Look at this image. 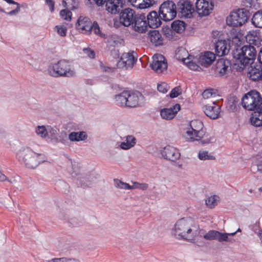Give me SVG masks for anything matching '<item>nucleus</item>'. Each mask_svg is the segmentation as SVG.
<instances>
[{"instance_id": "obj_1", "label": "nucleus", "mask_w": 262, "mask_h": 262, "mask_svg": "<svg viewBox=\"0 0 262 262\" xmlns=\"http://www.w3.org/2000/svg\"><path fill=\"white\" fill-rule=\"evenodd\" d=\"M206 129L202 121L193 120L182 130V136L187 142L200 141L203 145L208 144L215 141L213 136L206 135Z\"/></svg>"}, {"instance_id": "obj_2", "label": "nucleus", "mask_w": 262, "mask_h": 262, "mask_svg": "<svg viewBox=\"0 0 262 262\" xmlns=\"http://www.w3.org/2000/svg\"><path fill=\"white\" fill-rule=\"evenodd\" d=\"M198 233V228L190 218L178 220L171 229V234L178 239L193 240Z\"/></svg>"}, {"instance_id": "obj_3", "label": "nucleus", "mask_w": 262, "mask_h": 262, "mask_svg": "<svg viewBox=\"0 0 262 262\" xmlns=\"http://www.w3.org/2000/svg\"><path fill=\"white\" fill-rule=\"evenodd\" d=\"M16 158L21 164L30 169H34L41 163L46 161L44 155L36 153L28 147L19 150Z\"/></svg>"}, {"instance_id": "obj_4", "label": "nucleus", "mask_w": 262, "mask_h": 262, "mask_svg": "<svg viewBox=\"0 0 262 262\" xmlns=\"http://www.w3.org/2000/svg\"><path fill=\"white\" fill-rule=\"evenodd\" d=\"M49 72L54 77H72L76 75V71L72 61L62 59L50 67Z\"/></svg>"}, {"instance_id": "obj_5", "label": "nucleus", "mask_w": 262, "mask_h": 262, "mask_svg": "<svg viewBox=\"0 0 262 262\" xmlns=\"http://www.w3.org/2000/svg\"><path fill=\"white\" fill-rule=\"evenodd\" d=\"M256 51L255 48L251 45L244 46L237 53L234 55L236 59L235 64H237L240 69H243L244 67L253 63L256 58Z\"/></svg>"}, {"instance_id": "obj_6", "label": "nucleus", "mask_w": 262, "mask_h": 262, "mask_svg": "<svg viewBox=\"0 0 262 262\" xmlns=\"http://www.w3.org/2000/svg\"><path fill=\"white\" fill-rule=\"evenodd\" d=\"M241 104L247 110L256 111L262 105V98L258 92L251 91L243 96Z\"/></svg>"}, {"instance_id": "obj_7", "label": "nucleus", "mask_w": 262, "mask_h": 262, "mask_svg": "<svg viewBox=\"0 0 262 262\" xmlns=\"http://www.w3.org/2000/svg\"><path fill=\"white\" fill-rule=\"evenodd\" d=\"M249 17V11L244 8L238 9L232 12L226 18L228 26L240 27L245 24Z\"/></svg>"}, {"instance_id": "obj_8", "label": "nucleus", "mask_w": 262, "mask_h": 262, "mask_svg": "<svg viewBox=\"0 0 262 262\" xmlns=\"http://www.w3.org/2000/svg\"><path fill=\"white\" fill-rule=\"evenodd\" d=\"M159 14L160 18L165 21L173 19L177 14L175 4L171 1L163 2L159 8Z\"/></svg>"}, {"instance_id": "obj_9", "label": "nucleus", "mask_w": 262, "mask_h": 262, "mask_svg": "<svg viewBox=\"0 0 262 262\" xmlns=\"http://www.w3.org/2000/svg\"><path fill=\"white\" fill-rule=\"evenodd\" d=\"M150 67L157 74H164L167 72L168 65L164 56L156 54L152 57V62Z\"/></svg>"}, {"instance_id": "obj_10", "label": "nucleus", "mask_w": 262, "mask_h": 262, "mask_svg": "<svg viewBox=\"0 0 262 262\" xmlns=\"http://www.w3.org/2000/svg\"><path fill=\"white\" fill-rule=\"evenodd\" d=\"M137 61V54L134 52L123 53L118 60V68L127 70L132 69Z\"/></svg>"}, {"instance_id": "obj_11", "label": "nucleus", "mask_w": 262, "mask_h": 262, "mask_svg": "<svg viewBox=\"0 0 262 262\" xmlns=\"http://www.w3.org/2000/svg\"><path fill=\"white\" fill-rule=\"evenodd\" d=\"M137 15L134 10L130 8H126L122 10L119 16V23L125 27L132 26ZM118 22L115 21L114 26L118 27Z\"/></svg>"}, {"instance_id": "obj_12", "label": "nucleus", "mask_w": 262, "mask_h": 262, "mask_svg": "<svg viewBox=\"0 0 262 262\" xmlns=\"http://www.w3.org/2000/svg\"><path fill=\"white\" fill-rule=\"evenodd\" d=\"M162 157L169 161L176 162L180 159L181 153L178 148L171 145H166L160 151Z\"/></svg>"}, {"instance_id": "obj_13", "label": "nucleus", "mask_w": 262, "mask_h": 262, "mask_svg": "<svg viewBox=\"0 0 262 262\" xmlns=\"http://www.w3.org/2000/svg\"><path fill=\"white\" fill-rule=\"evenodd\" d=\"M195 5L196 11L201 17L208 15L213 7L211 0H196Z\"/></svg>"}, {"instance_id": "obj_14", "label": "nucleus", "mask_w": 262, "mask_h": 262, "mask_svg": "<svg viewBox=\"0 0 262 262\" xmlns=\"http://www.w3.org/2000/svg\"><path fill=\"white\" fill-rule=\"evenodd\" d=\"M205 114L209 118L215 120L219 118L221 114V106L213 101L211 104H207L202 107Z\"/></svg>"}, {"instance_id": "obj_15", "label": "nucleus", "mask_w": 262, "mask_h": 262, "mask_svg": "<svg viewBox=\"0 0 262 262\" xmlns=\"http://www.w3.org/2000/svg\"><path fill=\"white\" fill-rule=\"evenodd\" d=\"M76 29L79 32L89 34L92 30V22L87 17L80 16L75 25Z\"/></svg>"}, {"instance_id": "obj_16", "label": "nucleus", "mask_w": 262, "mask_h": 262, "mask_svg": "<svg viewBox=\"0 0 262 262\" xmlns=\"http://www.w3.org/2000/svg\"><path fill=\"white\" fill-rule=\"evenodd\" d=\"M180 14L181 17L191 18L194 12L192 4L188 0L182 1L179 4Z\"/></svg>"}, {"instance_id": "obj_17", "label": "nucleus", "mask_w": 262, "mask_h": 262, "mask_svg": "<svg viewBox=\"0 0 262 262\" xmlns=\"http://www.w3.org/2000/svg\"><path fill=\"white\" fill-rule=\"evenodd\" d=\"M133 24L131 27L136 32L143 33L147 29V21L144 14L137 15Z\"/></svg>"}, {"instance_id": "obj_18", "label": "nucleus", "mask_w": 262, "mask_h": 262, "mask_svg": "<svg viewBox=\"0 0 262 262\" xmlns=\"http://www.w3.org/2000/svg\"><path fill=\"white\" fill-rule=\"evenodd\" d=\"M230 63L228 60L223 58L217 60L214 69L215 74L219 76H223L227 71L230 70Z\"/></svg>"}, {"instance_id": "obj_19", "label": "nucleus", "mask_w": 262, "mask_h": 262, "mask_svg": "<svg viewBox=\"0 0 262 262\" xmlns=\"http://www.w3.org/2000/svg\"><path fill=\"white\" fill-rule=\"evenodd\" d=\"M180 108L179 104H176L169 108H164L160 111L161 116L164 119L170 120L174 117Z\"/></svg>"}, {"instance_id": "obj_20", "label": "nucleus", "mask_w": 262, "mask_h": 262, "mask_svg": "<svg viewBox=\"0 0 262 262\" xmlns=\"http://www.w3.org/2000/svg\"><path fill=\"white\" fill-rule=\"evenodd\" d=\"M230 50V45L225 39L218 40L215 42V51L218 56H223L227 55Z\"/></svg>"}, {"instance_id": "obj_21", "label": "nucleus", "mask_w": 262, "mask_h": 262, "mask_svg": "<svg viewBox=\"0 0 262 262\" xmlns=\"http://www.w3.org/2000/svg\"><path fill=\"white\" fill-rule=\"evenodd\" d=\"M126 107H133L138 105L139 97L142 96L138 92L126 91Z\"/></svg>"}, {"instance_id": "obj_22", "label": "nucleus", "mask_w": 262, "mask_h": 262, "mask_svg": "<svg viewBox=\"0 0 262 262\" xmlns=\"http://www.w3.org/2000/svg\"><path fill=\"white\" fill-rule=\"evenodd\" d=\"M161 18L157 12L151 11L147 16V24L151 28H156L161 24Z\"/></svg>"}, {"instance_id": "obj_23", "label": "nucleus", "mask_w": 262, "mask_h": 262, "mask_svg": "<svg viewBox=\"0 0 262 262\" xmlns=\"http://www.w3.org/2000/svg\"><path fill=\"white\" fill-rule=\"evenodd\" d=\"M201 66L207 67L210 65L215 59V54L210 51H207L201 54L198 57Z\"/></svg>"}, {"instance_id": "obj_24", "label": "nucleus", "mask_w": 262, "mask_h": 262, "mask_svg": "<svg viewBox=\"0 0 262 262\" xmlns=\"http://www.w3.org/2000/svg\"><path fill=\"white\" fill-rule=\"evenodd\" d=\"M260 107L251 114L250 118L251 125L256 127L262 126V105Z\"/></svg>"}, {"instance_id": "obj_25", "label": "nucleus", "mask_w": 262, "mask_h": 262, "mask_svg": "<svg viewBox=\"0 0 262 262\" xmlns=\"http://www.w3.org/2000/svg\"><path fill=\"white\" fill-rule=\"evenodd\" d=\"M121 6L120 0H108L105 4L107 11L112 14H116L120 11Z\"/></svg>"}, {"instance_id": "obj_26", "label": "nucleus", "mask_w": 262, "mask_h": 262, "mask_svg": "<svg viewBox=\"0 0 262 262\" xmlns=\"http://www.w3.org/2000/svg\"><path fill=\"white\" fill-rule=\"evenodd\" d=\"M128 2L134 7L140 9L148 8L154 4V0H128Z\"/></svg>"}, {"instance_id": "obj_27", "label": "nucleus", "mask_w": 262, "mask_h": 262, "mask_svg": "<svg viewBox=\"0 0 262 262\" xmlns=\"http://www.w3.org/2000/svg\"><path fill=\"white\" fill-rule=\"evenodd\" d=\"M184 61V64L191 70L199 71L201 69L199 58L197 56H190Z\"/></svg>"}, {"instance_id": "obj_28", "label": "nucleus", "mask_w": 262, "mask_h": 262, "mask_svg": "<svg viewBox=\"0 0 262 262\" xmlns=\"http://www.w3.org/2000/svg\"><path fill=\"white\" fill-rule=\"evenodd\" d=\"M125 141L120 143L119 147L123 150H128L133 147L136 144L137 140L133 135H128L125 137Z\"/></svg>"}, {"instance_id": "obj_29", "label": "nucleus", "mask_w": 262, "mask_h": 262, "mask_svg": "<svg viewBox=\"0 0 262 262\" xmlns=\"http://www.w3.org/2000/svg\"><path fill=\"white\" fill-rule=\"evenodd\" d=\"M68 138L72 142L83 141L88 138V135L83 131L72 132L69 134Z\"/></svg>"}, {"instance_id": "obj_30", "label": "nucleus", "mask_w": 262, "mask_h": 262, "mask_svg": "<svg viewBox=\"0 0 262 262\" xmlns=\"http://www.w3.org/2000/svg\"><path fill=\"white\" fill-rule=\"evenodd\" d=\"M150 40L156 46H159L163 43V38L161 34L157 30H154L150 33Z\"/></svg>"}, {"instance_id": "obj_31", "label": "nucleus", "mask_w": 262, "mask_h": 262, "mask_svg": "<svg viewBox=\"0 0 262 262\" xmlns=\"http://www.w3.org/2000/svg\"><path fill=\"white\" fill-rule=\"evenodd\" d=\"M126 91H124L121 93L115 95L114 97L115 102L117 105L126 106Z\"/></svg>"}, {"instance_id": "obj_32", "label": "nucleus", "mask_w": 262, "mask_h": 262, "mask_svg": "<svg viewBox=\"0 0 262 262\" xmlns=\"http://www.w3.org/2000/svg\"><path fill=\"white\" fill-rule=\"evenodd\" d=\"M261 74L262 70L260 71L258 69L253 68L252 67H251V69L248 72V76L253 81H261Z\"/></svg>"}, {"instance_id": "obj_33", "label": "nucleus", "mask_w": 262, "mask_h": 262, "mask_svg": "<svg viewBox=\"0 0 262 262\" xmlns=\"http://www.w3.org/2000/svg\"><path fill=\"white\" fill-rule=\"evenodd\" d=\"M191 55L188 54V51L184 48H178L176 53V58L184 63V60L188 58Z\"/></svg>"}, {"instance_id": "obj_34", "label": "nucleus", "mask_w": 262, "mask_h": 262, "mask_svg": "<svg viewBox=\"0 0 262 262\" xmlns=\"http://www.w3.org/2000/svg\"><path fill=\"white\" fill-rule=\"evenodd\" d=\"M219 202L220 197L217 195H211L205 200L206 206L210 208H214L217 205Z\"/></svg>"}, {"instance_id": "obj_35", "label": "nucleus", "mask_w": 262, "mask_h": 262, "mask_svg": "<svg viewBox=\"0 0 262 262\" xmlns=\"http://www.w3.org/2000/svg\"><path fill=\"white\" fill-rule=\"evenodd\" d=\"M252 23L256 27L262 28V10L256 12L253 14Z\"/></svg>"}, {"instance_id": "obj_36", "label": "nucleus", "mask_w": 262, "mask_h": 262, "mask_svg": "<svg viewBox=\"0 0 262 262\" xmlns=\"http://www.w3.org/2000/svg\"><path fill=\"white\" fill-rule=\"evenodd\" d=\"M172 29L177 33L183 32L185 29V24L181 20H177L173 21L171 25Z\"/></svg>"}, {"instance_id": "obj_37", "label": "nucleus", "mask_w": 262, "mask_h": 262, "mask_svg": "<svg viewBox=\"0 0 262 262\" xmlns=\"http://www.w3.org/2000/svg\"><path fill=\"white\" fill-rule=\"evenodd\" d=\"M34 132L36 135L41 139L47 137V126L37 125L34 128Z\"/></svg>"}, {"instance_id": "obj_38", "label": "nucleus", "mask_w": 262, "mask_h": 262, "mask_svg": "<svg viewBox=\"0 0 262 262\" xmlns=\"http://www.w3.org/2000/svg\"><path fill=\"white\" fill-rule=\"evenodd\" d=\"M198 158L201 161L212 160L215 159V157L208 151L201 150L198 155Z\"/></svg>"}, {"instance_id": "obj_39", "label": "nucleus", "mask_w": 262, "mask_h": 262, "mask_svg": "<svg viewBox=\"0 0 262 262\" xmlns=\"http://www.w3.org/2000/svg\"><path fill=\"white\" fill-rule=\"evenodd\" d=\"M217 233L218 234H217L216 239L219 242H231V239H230L228 237V236L234 235L236 233V232L227 233H222V232L217 231Z\"/></svg>"}, {"instance_id": "obj_40", "label": "nucleus", "mask_w": 262, "mask_h": 262, "mask_svg": "<svg viewBox=\"0 0 262 262\" xmlns=\"http://www.w3.org/2000/svg\"><path fill=\"white\" fill-rule=\"evenodd\" d=\"M7 3L9 4H12L13 5L16 6V8H14L13 10H12L9 12H7L6 14L9 15H17L20 11V6L19 4L14 2L13 0H4Z\"/></svg>"}, {"instance_id": "obj_41", "label": "nucleus", "mask_w": 262, "mask_h": 262, "mask_svg": "<svg viewBox=\"0 0 262 262\" xmlns=\"http://www.w3.org/2000/svg\"><path fill=\"white\" fill-rule=\"evenodd\" d=\"M114 185L116 188L125 190H130L131 185L118 179H114Z\"/></svg>"}, {"instance_id": "obj_42", "label": "nucleus", "mask_w": 262, "mask_h": 262, "mask_svg": "<svg viewBox=\"0 0 262 262\" xmlns=\"http://www.w3.org/2000/svg\"><path fill=\"white\" fill-rule=\"evenodd\" d=\"M54 30L61 37H64L67 35V28L63 25H56L55 26Z\"/></svg>"}, {"instance_id": "obj_43", "label": "nucleus", "mask_w": 262, "mask_h": 262, "mask_svg": "<svg viewBox=\"0 0 262 262\" xmlns=\"http://www.w3.org/2000/svg\"><path fill=\"white\" fill-rule=\"evenodd\" d=\"M260 35V33L256 31H251L246 36V41L251 45L252 41Z\"/></svg>"}, {"instance_id": "obj_44", "label": "nucleus", "mask_w": 262, "mask_h": 262, "mask_svg": "<svg viewBox=\"0 0 262 262\" xmlns=\"http://www.w3.org/2000/svg\"><path fill=\"white\" fill-rule=\"evenodd\" d=\"M47 137L54 138L58 134V130L55 127L47 125Z\"/></svg>"}, {"instance_id": "obj_45", "label": "nucleus", "mask_w": 262, "mask_h": 262, "mask_svg": "<svg viewBox=\"0 0 262 262\" xmlns=\"http://www.w3.org/2000/svg\"><path fill=\"white\" fill-rule=\"evenodd\" d=\"M72 12L66 9H63L60 11V16L61 18L67 21H70L72 17Z\"/></svg>"}, {"instance_id": "obj_46", "label": "nucleus", "mask_w": 262, "mask_h": 262, "mask_svg": "<svg viewBox=\"0 0 262 262\" xmlns=\"http://www.w3.org/2000/svg\"><path fill=\"white\" fill-rule=\"evenodd\" d=\"M216 96V93L214 90L209 89L205 90L202 93V97L204 99H209L210 98L214 97Z\"/></svg>"}, {"instance_id": "obj_47", "label": "nucleus", "mask_w": 262, "mask_h": 262, "mask_svg": "<svg viewBox=\"0 0 262 262\" xmlns=\"http://www.w3.org/2000/svg\"><path fill=\"white\" fill-rule=\"evenodd\" d=\"M217 231L211 230L204 235V238L207 240L216 239Z\"/></svg>"}, {"instance_id": "obj_48", "label": "nucleus", "mask_w": 262, "mask_h": 262, "mask_svg": "<svg viewBox=\"0 0 262 262\" xmlns=\"http://www.w3.org/2000/svg\"><path fill=\"white\" fill-rule=\"evenodd\" d=\"M148 188V184L146 183H140L137 182H133V185H131V189H139L145 190Z\"/></svg>"}, {"instance_id": "obj_49", "label": "nucleus", "mask_w": 262, "mask_h": 262, "mask_svg": "<svg viewBox=\"0 0 262 262\" xmlns=\"http://www.w3.org/2000/svg\"><path fill=\"white\" fill-rule=\"evenodd\" d=\"M182 93V90L180 86H176L172 89L169 94V97L171 98L177 97Z\"/></svg>"}, {"instance_id": "obj_50", "label": "nucleus", "mask_w": 262, "mask_h": 262, "mask_svg": "<svg viewBox=\"0 0 262 262\" xmlns=\"http://www.w3.org/2000/svg\"><path fill=\"white\" fill-rule=\"evenodd\" d=\"M91 31H93L95 34L101 37H104L105 36V34L100 32L99 25L96 23H94L92 25Z\"/></svg>"}, {"instance_id": "obj_51", "label": "nucleus", "mask_w": 262, "mask_h": 262, "mask_svg": "<svg viewBox=\"0 0 262 262\" xmlns=\"http://www.w3.org/2000/svg\"><path fill=\"white\" fill-rule=\"evenodd\" d=\"M169 89V85L165 82H161L157 85V89L158 91L164 94L166 93Z\"/></svg>"}, {"instance_id": "obj_52", "label": "nucleus", "mask_w": 262, "mask_h": 262, "mask_svg": "<svg viewBox=\"0 0 262 262\" xmlns=\"http://www.w3.org/2000/svg\"><path fill=\"white\" fill-rule=\"evenodd\" d=\"M48 262H78L74 259H70V258H53L51 259V260H49Z\"/></svg>"}, {"instance_id": "obj_53", "label": "nucleus", "mask_w": 262, "mask_h": 262, "mask_svg": "<svg viewBox=\"0 0 262 262\" xmlns=\"http://www.w3.org/2000/svg\"><path fill=\"white\" fill-rule=\"evenodd\" d=\"M75 0H62V4L64 7L68 9H73L74 6Z\"/></svg>"}, {"instance_id": "obj_54", "label": "nucleus", "mask_w": 262, "mask_h": 262, "mask_svg": "<svg viewBox=\"0 0 262 262\" xmlns=\"http://www.w3.org/2000/svg\"><path fill=\"white\" fill-rule=\"evenodd\" d=\"M83 51L85 54H86L88 57L90 58H94L95 56V53L94 51L91 50L89 48H84L83 50Z\"/></svg>"}, {"instance_id": "obj_55", "label": "nucleus", "mask_w": 262, "mask_h": 262, "mask_svg": "<svg viewBox=\"0 0 262 262\" xmlns=\"http://www.w3.org/2000/svg\"><path fill=\"white\" fill-rule=\"evenodd\" d=\"M261 42H262V38H261V35H260L257 38H255V39H254L253 41H252V43H251V45H253L254 46L259 47V46H260L261 45Z\"/></svg>"}, {"instance_id": "obj_56", "label": "nucleus", "mask_w": 262, "mask_h": 262, "mask_svg": "<svg viewBox=\"0 0 262 262\" xmlns=\"http://www.w3.org/2000/svg\"><path fill=\"white\" fill-rule=\"evenodd\" d=\"M45 1L49 8L50 11L53 12L54 10V3L53 0H45Z\"/></svg>"}, {"instance_id": "obj_57", "label": "nucleus", "mask_w": 262, "mask_h": 262, "mask_svg": "<svg viewBox=\"0 0 262 262\" xmlns=\"http://www.w3.org/2000/svg\"><path fill=\"white\" fill-rule=\"evenodd\" d=\"M2 165L0 164V181L3 182L8 180L6 176L2 172Z\"/></svg>"}, {"instance_id": "obj_58", "label": "nucleus", "mask_w": 262, "mask_h": 262, "mask_svg": "<svg viewBox=\"0 0 262 262\" xmlns=\"http://www.w3.org/2000/svg\"><path fill=\"white\" fill-rule=\"evenodd\" d=\"M94 3L98 6H101L106 3L107 0H93Z\"/></svg>"}, {"instance_id": "obj_59", "label": "nucleus", "mask_w": 262, "mask_h": 262, "mask_svg": "<svg viewBox=\"0 0 262 262\" xmlns=\"http://www.w3.org/2000/svg\"><path fill=\"white\" fill-rule=\"evenodd\" d=\"M102 71H105V72H110L112 71V69H111L110 67H106L104 65H103L102 63L100 65Z\"/></svg>"}, {"instance_id": "obj_60", "label": "nucleus", "mask_w": 262, "mask_h": 262, "mask_svg": "<svg viewBox=\"0 0 262 262\" xmlns=\"http://www.w3.org/2000/svg\"><path fill=\"white\" fill-rule=\"evenodd\" d=\"M257 60L259 61V63L262 64V48L260 49L258 57H257Z\"/></svg>"}, {"instance_id": "obj_61", "label": "nucleus", "mask_w": 262, "mask_h": 262, "mask_svg": "<svg viewBox=\"0 0 262 262\" xmlns=\"http://www.w3.org/2000/svg\"><path fill=\"white\" fill-rule=\"evenodd\" d=\"M76 220H77L76 219H72L71 218V219H70L69 220H68V221L72 225L76 226V225H78V223Z\"/></svg>"}, {"instance_id": "obj_62", "label": "nucleus", "mask_w": 262, "mask_h": 262, "mask_svg": "<svg viewBox=\"0 0 262 262\" xmlns=\"http://www.w3.org/2000/svg\"><path fill=\"white\" fill-rule=\"evenodd\" d=\"M257 170L262 173V160L259 161L257 164Z\"/></svg>"}, {"instance_id": "obj_63", "label": "nucleus", "mask_w": 262, "mask_h": 262, "mask_svg": "<svg viewBox=\"0 0 262 262\" xmlns=\"http://www.w3.org/2000/svg\"><path fill=\"white\" fill-rule=\"evenodd\" d=\"M256 196L261 195L262 194V187L258 188V191L254 192Z\"/></svg>"}, {"instance_id": "obj_64", "label": "nucleus", "mask_w": 262, "mask_h": 262, "mask_svg": "<svg viewBox=\"0 0 262 262\" xmlns=\"http://www.w3.org/2000/svg\"><path fill=\"white\" fill-rule=\"evenodd\" d=\"M257 235L259 237L260 239L262 242V230H260L257 232Z\"/></svg>"}]
</instances>
